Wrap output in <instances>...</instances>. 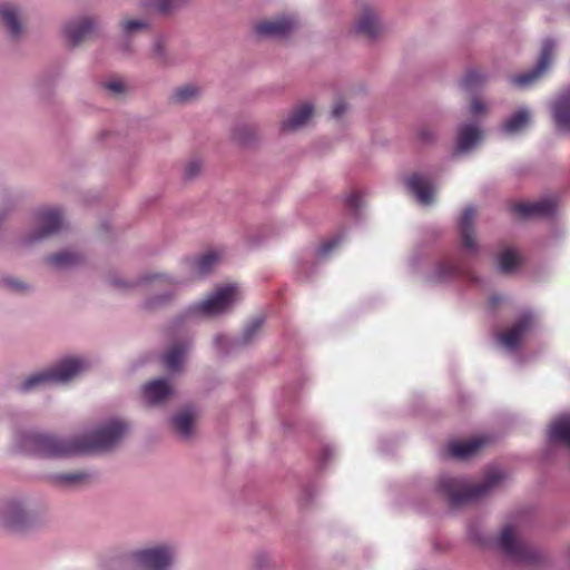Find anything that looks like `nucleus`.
Masks as SVG:
<instances>
[{"instance_id": "nucleus-1", "label": "nucleus", "mask_w": 570, "mask_h": 570, "mask_svg": "<svg viewBox=\"0 0 570 570\" xmlns=\"http://www.w3.org/2000/svg\"><path fill=\"white\" fill-rule=\"evenodd\" d=\"M128 430L125 422L111 421L89 435L69 440L49 434L28 433L20 435V451L43 458H67L90 452L108 451L117 445Z\"/></svg>"}, {"instance_id": "nucleus-2", "label": "nucleus", "mask_w": 570, "mask_h": 570, "mask_svg": "<svg viewBox=\"0 0 570 570\" xmlns=\"http://www.w3.org/2000/svg\"><path fill=\"white\" fill-rule=\"evenodd\" d=\"M502 480L503 474L497 470L489 471L484 481L478 484L469 483L461 478L444 475L440 478L438 488L452 507H460L485 495Z\"/></svg>"}, {"instance_id": "nucleus-3", "label": "nucleus", "mask_w": 570, "mask_h": 570, "mask_svg": "<svg viewBox=\"0 0 570 570\" xmlns=\"http://www.w3.org/2000/svg\"><path fill=\"white\" fill-rule=\"evenodd\" d=\"M87 367L88 364L82 358H65L55 366L29 376L20 390L27 392L43 384L67 383Z\"/></svg>"}, {"instance_id": "nucleus-4", "label": "nucleus", "mask_w": 570, "mask_h": 570, "mask_svg": "<svg viewBox=\"0 0 570 570\" xmlns=\"http://www.w3.org/2000/svg\"><path fill=\"white\" fill-rule=\"evenodd\" d=\"M499 546L504 554L517 562L534 563L539 560V552L528 542L520 539L512 525L503 528Z\"/></svg>"}, {"instance_id": "nucleus-5", "label": "nucleus", "mask_w": 570, "mask_h": 570, "mask_svg": "<svg viewBox=\"0 0 570 570\" xmlns=\"http://www.w3.org/2000/svg\"><path fill=\"white\" fill-rule=\"evenodd\" d=\"M238 288L234 284L218 287L215 293L202 303L193 306L189 313L215 316L226 312L237 299Z\"/></svg>"}, {"instance_id": "nucleus-6", "label": "nucleus", "mask_w": 570, "mask_h": 570, "mask_svg": "<svg viewBox=\"0 0 570 570\" xmlns=\"http://www.w3.org/2000/svg\"><path fill=\"white\" fill-rule=\"evenodd\" d=\"M141 570H167L174 559V551L167 546H158L132 554Z\"/></svg>"}, {"instance_id": "nucleus-7", "label": "nucleus", "mask_w": 570, "mask_h": 570, "mask_svg": "<svg viewBox=\"0 0 570 570\" xmlns=\"http://www.w3.org/2000/svg\"><path fill=\"white\" fill-rule=\"evenodd\" d=\"M298 23L293 17H281L262 20L254 27L255 33L262 38H285L295 31Z\"/></svg>"}, {"instance_id": "nucleus-8", "label": "nucleus", "mask_w": 570, "mask_h": 570, "mask_svg": "<svg viewBox=\"0 0 570 570\" xmlns=\"http://www.w3.org/2000/svg\"><path fill=\"white\" fill-rule=\"evenodd\" d=\"M533 315L530 312L522 313L518 320L505 331L498 334V342L508 350H517L523 335L532 327Z\"/></svg>"}, {"instance_id": "nucleus-9", "label": "nucleus", "mask_w": 570, "mask_h": 570, "mask_svg": "<svg viewBox=\"0 0 570 570\" xmlns=\"http://www.w3.org/2000/svg\"><path fill=\"white\" fill-rule=\"evenodd\" d=\"M554 43L546 40L542 45L537 66L529 72L518 75L512 78V82L519 87H527L538 80L549 68L552 61Z\"/></svg>"}, {"instance_id": "nucleus-10", "label": "nucleus", "mask_w": 570, "mask_h": 570, "mask_svg": "<svg viewBox=\"0 0 570 570\" xmlns=\"http://www.w3.org/2000/svg\"><path fill=\"white\" fill-rule=\"evenodd\" d=\"M557 202L548 197L537 202H520L512 205V212L521 218L550 217L554 214Z\"/></svg>"}, {"instance_id": "nucleus-11", "label": "nucleus", "mask_w": 570, "mask_h": 570, "mask_svg": "<svg viewBox=\"0 0 570 570\" xmlns=\"http://www.w3.org/2000/svg\"><path fill=\"white\" fill-rule=\"evenodd\" d=\"M39 230L30 240H39L58 233L63 227L61 212L57 208H42L37 213Z\"/></svg>"}, {"instance_id": "nucleus-12", "label": "nucleus", "mask_w": 570, "mask_h": 570, "mask_svg": "<svg viewBox=\"0 0 570 570\" xmlns=\"http://www.w3.org/2000/svg\"><path fill=\"white\" fill-rule=\"evenodd\" d=\"M355 31L367 39H375L382 33L383 27L379 20V16L375 9L370 4L362 7L355 22Z\"/></svg>"}, {"instance_id": "nucleus-13", "label": "nucleus", "mask_w": 570, "mask_h": 570, "mask_svg": "<svg viewBox=\"0 0 570 570\" xmlns=\"http://www.w3.org/2000/svg\"><path fill=\"white\" fill-rule=\"evenodd\" d=\"M407 189L423 204L429 205L433 202L434 189L429 178L420 174H413L406 179Z\"/></svg>"}, {"instance_id": "nucleus-14", "label": "nucleus", "mask_w": 570, "mask_h": 570, "mask_svg": "<svg viewBox=\"0 0 570 570\" xmlns=\"http://www.w3.org/2000/svg\"><path fill=\"white\" fill-rule=\"evenodd\" d=\"M96 30V23L92 19L85 18L66 26L65 35L72 46H78L83 40L90 38Z\"/></svg>"}, {"instance_id": "nucleus-15", "label": "nucleus", "mask_w": 570, "mask_h": 570, "mask_svg": "<svg viewBox=\"0 0 570 570\" xmlns=\"http://www.w3.org/2000/svg\"><path fill=\"white\" fill-rule=\"evenodd\" d=\"M475 214V208L468 207L462 214L459 223L462 246L472 253H475L478 249V244L475 242V234L473 228Z\"/></svg>"}, {"instance_id": "nucleus-16", "label": "nucleus", "mask_w": 570, "mask_h": 570, "mask_svg": "<svg viewBox=\"0 0 570 570\" xmlns=\"http://www.w3.org/2000/svg\"><path fill=\"white\" fill-rule=\"evenodd\" d=\"M489 442L485 436H475L466 441L452 442L448 446L449 454L456 459H466L475 454Z\"/></svg>"}, {"instance_id": "nucleus-17", "label": "nucleus", "mask_w": 570, "mask_h": 570, "mask_svg": "<svg viewBox=\"0 0 570 570\" xmlns=\"http://www.w3.org/2000/svg\"><path fill=\"white\" fill-rule=\"evenodd\" d=\"M144 396L153 405L160 404L169 397L173 390L165 379L151 381L144 386Z\"/></svg>"}, {"instance_id": "nucleus-18", "label": "nucleus", "mask_w": 570, "mask_h": 570, "mask_svg": "<svg viewBox=\"0 0 570 570\" xmlns=\"http://www.w3.org/2000/svg\"><path fill=\"white\" fill-rule=\"evenodd\" d=\"M313 115V107L309 104H303L295 108L287 119L281 124L283 131H293L303 127Z\"/></svg>"}, {"instance_id": "nucleus-19", "label": "nucleus", "mask_w": 570, "mask_h": 570, "mask_svg": "<svg viewBox=\"0 0 570 570\" xmlns=\"http://www.w3.org/2000/svg\"><path fill=\"white\" fill-rule=\"evenodd\" d=\"M553 118L560 129L570 130V90L554 102Z\"/></svg>"}, {"instance_id": "nucleus-20", "label": "nucleus", "mask_w": 570, "mask_h": 570, "mask_svg": "<svg viewBox=\"0 0 570 570\" xmlns=\"http://www.w3.org/2000/svg\"><path fill=\"white\" fill-rule=\"evenodd\" d=\"M549 438L551 442L562 443L570 448V414L560 416L551 424Z\"/></svg>"}, {"instance_id": "nucleus-21", "label": "nucleus", "mask_w": 570, "mask_h": 570, "mask_svg": "<svg viewBox=\"0 0 570 570\" xmlns=\"http://www.w3.org/2000/svg\"><path fill=\"white\" fill-rule=\"evenodd\" d=\"M91 474L85 471L60 473L51 476L52 483L62 488H72L87 484L91 481Z\"/></svg>"}, {"instance_id": "nucleus-22", "label": "nucleus", "mask_w": 570, "mask_h": 570, "mask_svg": "<svg viewBox=\"0 0 570 570\" xmlns=\"http://www.w3.org/2000/svg\"><path fill=\"white\" fill-rule=\"evenodd\" d=\"M481 139V131L476 126H463L458 135L456 153L471 149Z\"/></svg>"}, {"instance_id": "nucleus-23", "label": "nucleus", "mask_w": 570, "mask_h": 570, "mask_svg": "<svg viewBox=\"0 0 570 570\" xmlns=\"http://www.w3.org/2000/svg\"><path fill=\"white\" fill-rule=\"evenodd\" d=\"M461 273L462 269L459 264L454 259L448 258L436 265L431 278L434 282H444L460 275Z\"/></svg>"}, {"instance_id": "nucleus-24", "label": "nucleus", "mask_w": 570, "mask_h": 570, "mask_svg": "<svg viewBox=\"0 0 570 570\" xmlns=\"http://www.w3.org/2000/svg\"><path fill=\"white\" fill-rule=\"evenodd\" d=\"M0 19L8 28L12 37H19L21 35L22 27L14 7H12L11 4L0 6Z\"/></svg>"}, {"instance_id": "nucleus-25", "label": "nucleus", "mask_w": 570, "mask_h": 570, "mask_svg": "<svg viewBox=\"0 0 570 570\" xmlns=\"http://www.w3.org/2000/svg\"><path fill=\"white\" fill-rule=\"evenodd\" d=\"M187 348L188 345L186 343H177L170 346L163 357L166 368L169 371L179 370Z\"/></svg>"}, {"instance_id": "nucleus-26", "label": "nucleus", "mask_w": 570, "mask_h": 570, "mask_svg": "<svg viewBox=\"0 0 570 570\" xmlns=\"http://www.w3.org/2000/svg\"><path fill=\"white\" fill-rule=\"evenodd\" d=\"M81 262V256L75 252L63 250L47 257V263L57 268L71 267Z\"/></svg>"}, {"instance_id": "nucleus-27", "label": "nucleus", "mask_w": 570, "mask_h": 570, "mask_svg": "<svg viewBox=\"0 0 570 570\" xmlns=\"http://www.w3.org/2000/svg\"><path fill=\"white\" fill-rule=\"evenodd\" d=\"M218 261L219 255L216 252L210 250L205 253L193 262V272L199 276L206 275L212 271Z\"/></svg>"}, {"instance_id": "nucleus-28", "label": "nucleus", "mask_w": 570, "mask_h": 570, "mask_svg": "<svg viewBox=\"0 0 570 570\" xmlns=\"http://www.w3.org/2000/svg\"><path fill=\"white\" fill-rule=\"evenodd\" d=\"M194 420V413L189 410H185L173 417V425L183 438H189L191 435Z\"/></svg>"}, {"instance_id": "nucleus-29", "label": "nucleus", "mask_w": 570, "mask_h": 570, "mask_svg": "<svg viewBox=\"0 0 570 570\" xmlns=\"http://www.w3.org/2000/svg\"><path fill=\"white\" fill-rule=\"evenodd\" d=\"M488 80L484 72L479 69H469L461 80V87L466 91H474Z\"/></svg>"}, {"instance_id": "nucleus-30", "label": "nucleus", "mask_w": 570, "mask_h": 570, "mask_svg": "<svg viewBox=\"0 0 570 570\" xmlns=\"http://www.w3.org/2000/svg\"><path fill=\"white\" fill-rule=\"evenodd\" d=\"M530 121V114L528 110L522 109L512 115L504 122V130L509 134H514L523 129Z\"/></svg>"}, {"instance_id": "nucleus-31", "label": "nucleus", "mask_w": 570, "mask_h": 570, "mask_svg": "<svg viewBox=\"0 0 570 570\" xmlns=\"http://www.w3.org/2000/svg\"><path fill=\"white\" fill-rule=\"evenodd\" d=\"M24 512L18 505H12L6 512L3 523L8 528L18 529L24 522Z\"/></svg>"}, {"instance_id": "nucleus-32", "label": "nucleus", "mask_w": 570, "mask_h": 570, "mask_svg": "<svg viewBox=\"0 0 570 570\" xmlns=\"http://www.w3.org/2000/svg\"><path fill=\"white\" fill-rule=\"evenodd\" d=\"M520 263L519 256L512 249H507L499 257L500 269L504 273L512 272Z\"/></svg>"}, {"instance_id": "nucleus-33", "label": "nucleus", "mask_w": 570, "mask_h": 570, "mask_svg": "<svg viewBox=\"0 0 570 570\" xmlns=\"http://www.w3.org/2000/svg\"><path fill=\"white\" fill-rule=\"evenodd\" d=\"M198 89L195 86L186 85L179 87L173 94V100L176 102H187L197 97Z\"/></svg>"}, {"instance_id": "nucleus-34", "label": "nucleus", "mask_w": 570, "mask_h": 570, "mask_svg": "<svg viewBox=\"0 0 570 570\" xmlns=\"http://www.w3.org/2000/svg\"><path fill=\"white\" fill-rule=\"evenodd\" d=\"M264 323L263 317H256L250 321V323L245 327L243 332V343H248L253 340V337L256 335V333L259 332Z\"/></svg>"}, {"instance_id": "nucleus-35", "label": "nucleus", "mask_w": 570, "mask_h": 570, "mask_svg": "<svg viewBox=\"0 0 570 570\" xmlns=\"http://www.w3.org/2000/svg\"><path fill=\"white\" fill-rule=\"evenodd\" d=\"M181 1L183 0H155L154 6L159 12L167 13L176 8Z\"/></svg>"}, {"instance_id": "nucleus-36", "label": "nucleus", "mask_w": 570, "mask_h": 570, "mask_svg": "<svg viewBox=\"0 0 570 570\" xmlns=\"http://www.w3.org/2000/svg\"><path fill=\"white\" fill-rule=\"evenodd\" d=\"M147 23L142 20L129 19L122 22V28L126 33H131L138 29L146 28Z\"/></svg>"}, {"instance_id": "nucleus-37", "label": "nucleus", "mask_w": 570, "mask_h": 570, "mask_svg": "<svg viewBox=\"0 0 570 570\" xmlns=\"http://www.w3.org/2000/svg\"><path fill=\"white\" fill-rule=\"evenodd\" d=\"M252 129L247 126L237 128L234 132V138L243 145H246L249 142L248 136L252 135Z\"/></svg>"}, {"instance_id": "nucleus-38", "label": "nucleus", "mask_w": 570, "mask_h": 570, "mask_svg": "<svg viewBox=\"0 0 570 570\" xmlns=\"http://www.w3.org/2000/svg\"><path fill=\"white\" fill-rule=\"evenodd\" d=\"M106 89H108L110 92L115 95H120L126 91V86L121 80H110L105 83Z\"/></svg>"}, {"instance_id": "nucleus-39", "label": "nucleus", "mask_w": 570, "mask_h": 570, "mask_svg": "<svg viewBox=\"0 0 570 570\" xmlns=\"http://www.w3.org/2000/svg\"><path fill=\"white\" fill-rule=\"evenodd\" d=\"M341 240H342V237L338 236V237H334V238L323 243L322 246L320 247V255H322V256L327 255L333 248L338 246Z\"/></svg>"}, {"instance_id": "nucleus-40", "label": "nucleus", "mask_w": 570, "mask_h": 570, "mask_svg": "<svg viewBox=\"0 0 570 570\" xmlns=\"http://www.w3.org/2000/svg\"><path fill=\"white\" fill-rule=\"evenodd\" d=\"M200 170V163L198 160L189 161L185 167V175L187 178L195 177Z\"/></svg>"}, {"instance_id": "nucleus-41", "label": "nucleus", "mask_w": 570, "mask_h": 570, "mask_svg": "<svg viewBox=\"0 0 570 570\" xmlns=\"http://www.w3.org/2000/svg\"><path fill=\"white\" fill-rule=\"evenodd\" d=\"M361 199H362V196L358 191H352L346 197V204L348 207H351L353 209H357L361 206Z\"/></svg>"}, {"instance_id": "nucleus-42", "label": "nucleus", "mask_w": 570, "mask_h": 570, "mask_svg": "<svg viewBox=\"0 0 570 570\" xmlns=\"http://www.w3.org/2000/svg\"><path fill=\"white\" fill-rule=\"evenodd\" d=\"M470 109L473 115H480L485 111V105L479 98H473Z\"/></svg>"}, {"instance_id": "nucleus-43", "label": "nucleus", "mask_w": 570, "mask_h": 570, "mask_svg": "<svg viewBox=\"0 0 570 570\" xmlns=\"http://www.w3.org/2000/svg\"><path fill=\"white\" fill-rule=\"evenodd\" d=\"M346 110V105L343 100H338L335 102L334 107H333V110H332V116L334 118H340Z\"/></svg>"}, {"instance_id": "nucleus-44", "label": "nucleus", "mask_w": 570, "mask_h": 570, "mask_svg": "<svg viewBox=\"0 0 570 570\" xmlns=\"http://www.w3.org/2000/svg\"><path fill=\"white\" fill-rule=\"evenodd\" d=\"M433 137V134L430 129L428 128H423L419 131V138L422 140V141H430Z\"/></svg>"}, {"instance_id": "nucleus-45", "label": "nucleus", "mask_w": 570, "mask_h": 570, "mask_svg": "<svg viewBox=\"0 0 570 570\" xmlns=\"http://www.w3.org/2000/svg\"><path fill=\"white\" fill-rule=\"evenodd\" d=\"M7 285L14 291H22L26 288V285L18 281H7Z\"/></svg>"}, {"instance_id": "nucleus-46", "label": "nucleus", "mask_w": 570, "mask_h": 570, "mask_svg": "<svg viewBox=\"0 0 570 570\" xmlns=\"http://www.w3.org/2000/svg\"><path fill=\"white\" fill-rule=\"evenodd\" d=\"M165 298H167L166 295H160L156 298V301H150L147 303V307L148 308H153L155 306H157L159 304V302L164 301Z\"/></svg>"}, {"instance_id": "nucleus-47", "label": "nucleus", "mask_w": 570, "mask_h": 570, "mask_svg": "<svg viewBox=\"0 0 570 570\" xmlns=\"http://www.w3.org/2000/svg\"><path fill=\"white\" fill-rule=\"evenodd\" d=\"M167 283V278L164 277V276H158L157 279H156V283L154 285L155 289H160L161 288V285Z\"/></svg>"}, {"instance_id": "nucleus-48", "label": "nucleus", "mask_w": 570, "mask_h": 570, "mask_svg": "<svg viewBox=\"0 0 570 570\" xmlns=\"http://www.w3.org/2000/svg\"><path fill=\"white\" fill-rule=\"evenodd\" d=\"M163 47L160 43H157L155 46V55L160 56L161 55Z\"/></svg>"}, {"instance_id": "nucleus-49", "label": "nucleus", "mask_w": 570, "mask_h": 570, "mask_svg": "<svg viewBox=\"0 0 570 570\" xmlns=\"http://www.w3.org/2000/svg\"><path fill=\"white\" fill-rule=\"evenodd\" d=\"M499 301H500V297H498V296L491 297V299H490L491 306L494 307L499 303Z\"/></svg>"}]
</instances>
